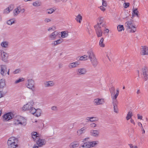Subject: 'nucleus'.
Listing matches in <instances>:
<instances>
[{
    "label": "nucleus",
    "mask_w": 148,
    "mask_h": 148,
    "mask_svg": "<svg viewBox=\"0 0 148 148\" xmlns=\"http://www.w3.org/2000/svg\"><path fill=\"white\" fill-rule=\"evenodd\" d=\"M34 103L32 101H31L27 104L24 105L22 109L24 110H28L31 114H34L35 112V109L33 107Z\"/></svg>",
    "instance_id": "1"
},
{
    "label": "nucleus",
    "mask_w": 148,
    "mask_h": 148,
    "mask_svg": "<svg viewBox=\"0 0 148 148\" xmlns=\"http://www.w3.org/2000/svg\"><path fill=\"white\" fill-rule=\"evenodd\" d=\"M26 120L24 117L17 116L14 119L13 123L16 125L20 124L25 125L26 124Z\"/></svg>",
    "instance_id": "2"
},
{
    "label": "nucleus",
    "mask_w": 148,
    "mask_h": 148,
    "mask_svg": "<svg viewBox=\"0 0 148 148\" xmlns=\"http://www.w3.org/2000/svg\"><path fill=\"white\" fill-rule=\"evenodd\" d=\"M125 25L127 29H130V32H134L136 31V27L134 25V21L132 20L131 19L126 22Z\"/></svg>",
    "instance_id": "3"
},
{
    "label": "nucleus",
    "mask_w": 148,
    "mask_h": 148,
    "mask_svg": "<svg viewBox=\"0 0 148 148\" xmlns=\"http://www.w3.org/2000/svg\"><path fill=\"white\" fill-rule=\"evenodd\" d=\"M110 91L112 100L116 99L119 93V90L118 89L116 90V93L115 94V88L114 87H112L110 88Z\"/></svg>",
    "instance_id": "4"
},
{
    "label": "nucleus",
    "mask_w": 148,
    "mask_h": 148,
    "mask_svg": "<svg viewBox=\"0 0 148 148\" xmlns=\"http://www.w3.org/2000/svg\"><path fill=\"white\" fill-rule=\"evenodd\" d=\"M27 81V83L26 84L27 87L33 92H34L35 90V86L34 81L32 79H29Z\"/></svg>",
    "instance_id": "5"
},
{
    "label": "nucleus",
    "mask_w": 148,
    "mask_h": 148,
    "mask_svg": "<svg viewBox=\"0 0 148 148\" xmlns=\"http://www.w3.org/2000/svg\"><path fill=\"white\" fill-rule=\"evenodd\" d=\"M94 28L97 36L98 37H101L102 34L101 27L99 24H97L94 26Z\"/></svg>",
    "instance_id": "6"
},
{
    "label": "nucleus",
    "mask_w": 148,
    "mask_h": 148,
    "mask_svg": "<svg viewBox=\"0 0 148 148\" xmlns=\"http://www.w3.org/2000/svg\"><path fill=\"white\" fill-rule=\"evenodd\" d=\"M13 117V114L11 112L7 113L3 116V120L4 121H8L12 119Z\"/></svg>",
    "instance_id": "7"
},
{
    "label": "nucleus",
    "mask_w": 148,
    "mask_h": 148,
    "mask_svg": "<svg viewBox=\"0 0 148 148\" xmlns=\"http://www.w3.org/2000/svg\"><path fill=\"white\" fill-rule=\"evenodd\" d=\"M7 68L6 65H0V73L3 76H5L6 74Z\"/></svg>",
    "instance_id": "8"
},
{
    "label": "nucleus",
    "mask_w": 148,
    "mask_h": 148,
    "mask_svg": "<svg viewBox=\"0 0 148 148\" xmlns=\"http://www.w3.org/2000/svg\"><path fill=\"white\" fill-rule=\"evenodd\" d=\"M76 72L78 75H85L87 72V71L86 68H81L77 69Z\"/></svg>",
    "instance_id": "9"
},
{
    "label": "nucleus",
    "mask_w": 148,
    "mask_h": 148,
    "mask_svg": "<svg viewBox=\"0 0 148 148\" xmlns=\"http://www.w3.org/2000/svg\"><path fill=\"white\" fill-rule=\"evenodd\" d=\"M142 72L143 75V78L145 81L148 79V71L146 67H144L142 69Z\"/></svg>",
    "instance_id": "10"
},
{
    "label": "nucleus",
    "mask_w": 148,
    "mask_h": 148,
    "mask_svg": "<svg viewBox=\"0 0 148 148\" xmlns=\"http://www.w3.org/2000/svg\"><path fill=\"white\" fill-rule=\"evenodd\" d=\"M0 54L2 60L4 62H6L8 57V54L2 51H0Z\"/></svg>",
    "instance_id": "11"
},
{
    "label": "nucleus",
    "mask_w": 148,
    "mask_h": 148,
    "mask_svg": "<svg viewBox=\"0 0 148 148\" xmlns=\"http://www.w3.org/2000/svg\"><path fill=\"white\" fill-rule=\"evenodd\" d=\"M25 11L24 9H23L22 10L21 7L19 6L17 7L14 10L13 15L14 16H16L19 14L21 11H22V12H23Z\"/></svg>",
    "instance_id": "12"
},
{
    "label": "nucleus",
    "mask_w": 148,
    "mask_h": 148,
    "mask_svg": "<svg viewBox=\"0 0 148 148\" xmlns=\"http://www.w3.org/2000/svg\"><path fill=\"white\" fill-rule=\"evenodd\" d=\"M58 33L55 31L52 33L49 36V38L51 40H54L57 38V37L58 36Z\"/></svg>",
    "instance_id": "13"
},
{
    "label": "nucleus",
    "mask_w": 148,
    "mask_h": 148,
    "mask_svg": "<svg viewBox=\"0 0 148 148\" xmlns=\"http://www.w3.org/2000/svg\"><path fill=\"white\" fill-rule=\"evenodd\" d=\"M36 143L38 147H42L46 143V141L44 139H41L39 138L36 140Z\"/></svg>",
    "instance_id": "14"
},
{
    "label": "nucleus",
    "mask_w": 148,
    "mask_h": 148,
    "mask_svg": "<svg viewBox=\"0 0 148 148\" xmlns=\"http://www.w3.org/2000/svg\"><path fill=\"white\" fill-rule=\"evenodd\" d=\"M80 64L79 61H76L70 63L68 65V67L69 69H72L77 67Z\"/></svg>",
    "instance_id": "15"
},
{
    "label": "nucleus",
    "mask_w": 148,
    "mask_h": 148,
    "mask_svg": "<svg viewBox=\"0 0 148 148\" xmlns=\"http://www.w3.org/2000/svg\"><path fill=\"white\" fill-rule=\"evenodd\" d=\"M93 102L96 105H99L103 104L105 102L104 99L97 98L94 99Z\"/></svg>",
    "instance_id": "16"
},
{
    "label": "nucleus",
    "mask_w": 148,
    "mask_h": 148,
    "mask_svg": "<svg viewBox=\"0 0 148 148\" xmlns=\"http://www.w3.org/2000/svg\"><path fill=\"white\" fill-rule=\"evenodd\" d=\"M90 134L93 137H97L99 135V132L97 130H91L90 132Z\"/></svg>",
    "instance_id": "17"
},
{
    "label": "nucleus",
    "mask_w": 148,
    "mask_h": 148,
    "mask_svg": "<svg viewBox=\"0 0 148 148\" xmlns=\"http://www.w3.org/2000/svg\"><path fill=\"white\" fill-rule=\"evenodd\" d=\"M17 139L14 137H12L9 138L8 141L7 143L8 145H10L15 142H17Z\"/></svg>",
    "instance_id": "18"
},
{
    "label": "nucleus",
    "mask_w": 148,
    "mask_h": 148,
    "mask_svg": "<svg viewBox=\"0 0 148 148\" xmlns=\"http://www.w3.org/2000/svg\"><path fill=\"white\" fill-rule=\"evenodd\" d=\"M112 104L114 106V112L116 113H118V111L117 107L118 102L116 99L112 100Z\"/></svg>",
    "instance_id": "19"
},
{
    "label": "nucleus",
    "mask_w": 148,
    "mask_h": 148,
    "mask_svg": "<svg viewBox=\"0 0 148 148\" xmlns=\"http://www.w3.org/2000/svg\"><path fill=\"white\" fill-rule=\"evenodd\" d=\"M91 63L94 67H96L98 64V62L96 57L90 59Z\"/></svg>",
    "instance_id": "20"
},
{
    "label": "nucleus",
    "mask_w": 148,
    "mask_h": 148,
    "mask_svg": "<svg viewBox=\"0 0 148 148\" xmlns=\"http://www.w3.org/2000/svg\"><path fill=\"white\" fill-rule=\"evenodd\" d=\"M89 148L96 147L99 143V141L97 140L91 142H88Z\"/></svg>",
    "instance_id": "21"
},
{
    "label": "nucleus",
    "mask_w": 148,
    "mask_h": 148,
    "mask_svg": "<svg viewBox=\"0 0 148 148\" xmlns=\"http://www.w3.org/2000/svg\"><path fill=\"white\" fill-rule=\"evenodd\" d=\"M87 53L88 55V56L89 59L96 57L93 50L92 49L89 50L87 52Z\"/></svg>",
    "instance_id": "22"
},
{
    "label": "nucleus",
    "mask_w": 148,
    "mask_h": 148,
    "mask_svg": "<svg viewBox=\"0 0 148 148\" xmlns=\"http://www.w3.org/2000/svg\"><path fill=\"white\" fill-rule=\"evenodd\" d=\"M54 82L52 81H47L44 83V85L46 87L52 86L54 85Z\"/></svg>",
    "instance_id": "23"
},
{
    "label": "nucleus",
    "mask_w": 148,
    "mask_h": 148,
    "mask_svg": "<svg viewBox=\"0 0 148 148\" xmlns=\"http://www.w3.org/2000/svg\"><path fill=\"white\" fill-rule=\"evenodd\" d=\"M39 134L36 132H34L32 133V138L34 141H36L39 138Z\"/></svg>",
    "instance_id": "24"
},
{
    "label": "nucleus",
    "mask_w": 148,
    "mask_h": 148,
    "mask_svg": "<svg viewBox=\"0 0 148 148\" xmlns=\"http://www.w3.org/2000/svg\"><path fill=\"white\" fill-rule=\"evenodd\" d=\"M141 54L143 55L148 54V48L146 46L142 47Z\"/></svg>",
    "instance_id": "25"
},
{
    "label": "nucleus",
    "mask_w": 148,
    "mask_h": 148,
    "mask_svg": "<svg viewBox=\"0 0 148 148\" xmlns=\"http://www.w3.org/2000/svg\"><path fill=\"white\" fill-rule=\"evenodd\" d=\"M86 128V127H83L80 129L78 130L77 132V134L78 136H80L81 134L84 133L85 132V130Z\"/></svg>",
    "instance_id": "26"
},
{
    "label": "nucleus",
    "mask_w": 148,
    "mask_h": 148,
    "mask_svg": "<svg viewBox=\"0 0 148 148\" xmlns=\"http://www.w3.org/2000/svg\"><path fill=\"white\" fill-rule=\"evenodd\" d=\"M9 42L7 41H4L1 43V47L3 48H7L8 47Z\"/></svg>",
    "instance_id": "27"
},
{
    "label": "nucleus",
    "mask_w": 148,
    "mask_h": 148,
    "mask_svg": "<svg viewBox=\"0 0 148 148\" xmlns=\"http://www.w3.org/2000/svg\"><path fill=\"white\" fill-rule=\"evenodd\" d=\"M14 8L13 5L10 6L5 9L4 11V13L8 14L10 11L12 10Z\"/></svg>",
    "instance_id": "28"
},
{
    "label": "nucleus",
    "mask_w": 148,
    "mask_h": 148,
    "mask_svg": "<svg viewBox=\"0 0 148 148\" xmlns=\"http://www.w3.org/2000/svg\"><path fill=\"white\" fill-rule=\"evenodd\" d=\"M35 112L34 114L37 116L39 117L41 115V114L42 112V111L41 109H35Z\"/></svg>",
    "instance_id": "29"
},
{
    "label": "nucleus",
    "mask_w": 148,
    "mask_h": 148,
    "mask_svg": "<svg viewBox=\"0 0 148 148\" xmlns=\"http://www.w3.org/2000/svg\"><path fill=\"white\" fill-rule=\"evenodd\" d=\"M79 144L77 142H74L71 143L70 145V147L71 148L76 147L79 146Z\"/></svg>",
    "instance_id": "30"
},
{
    "label": "nucleus",
    "mask_w": 148,
    "mask_h": 148,
    "mask_svg": "<svg viewBox=\"0 0 148 148\" xmlns=\"http://www.w3.org/2000/svg\"><path fill=\"white\" fill-rule=\"evenodd\" d=\"M16 20L14 19H11L8 20L7 21V23L9 25H12L16 23Z\"/></svg>",
    "instance_id": "31"
},
{
    "label": "nucleus",
    "mask_w": 148,
    "mask_h": 148,
    "mask_svg": "<svg viewBox=\"0 0 148 148\" xmlns=\"http://www.w3.org/2000/svg\"><path fill=\"white\" fill-rule=\"evenodd\" d=\"M61 37L62 38L67 37L68 36V33L66 31L62 32Z\"/></svg>",
    "instance_id": "32"
},
{
    "label": "nucleus",
    "mask_w": 148,
    "mask_h": 148,
    "mask_svg": "<svg viewBox=\"0 0 148 148\" xmlns=\"http://www.w3.org/2000/svg\"><path fill=\"white\" fill-rule=\"evenodd\" d=\"M103 17H101L99 18V22L97 24H99V25L101 27H103L104 24H103Z\"/></svg>",
    "instance_id": "33"
},
{
    "label": "nucleus",
    "mask_w": 148,
    "mask_h": 148,
    "mask_svg": "<svg viewBox=\"0 0 148 148\" xmlns=\"http://www.w3.org/2000/svg\"><path fill=\"white\" fill-rule=\"evenodd\" d=\"M5 80L1 79L0 80V88H3L5 86Z\"/></svg>",
    "instance_id": "34"
},
{
    "label": "nucleus",
    "mask_w": 148,
    "mask_h": 148,
    "mask_svg": "<svg viewBox=\"0 0 148 148\" xmlns=\"http://www.w3.org/2000/svg\"><path fill=\"white\" fill-rule=\"evenodd\" d=\"M79 148H89L88 142L84 143L83 144L81 145Z\"/></svg>",
    "instance_id": "35"
},
{
    "label": "nucleus",
    "mask_w": 148,
    "mask_h": 148,
    "mask_svg": "<svg viewBox=\"0 0 148 148\" xmlns=\"http://www.w3.org/2000/svg\"><path fill=\"white\" fill-rule=\"evenodd\" d=\"M75 19L77 22L81 23L82 19V16L80 14H79L76 16Z\"/></svg>",
    "instance_id": "36"
},
{
    "label": "nucleus",
    "mask_w": 148,
    "mask_h": 148,
    "mask_svg": "<svg viewBox=\"0 0 148 148\" xmlns=\"http://www.w3.org/2000/svg\"><path fill=\"white\" fill-rule=\"evenodd\" d=\"M8 146L9 148H17L18 147L17 142H15Z\"/></svg>",
    "instance_id": "37"
},
{
    "label": "nucleus",
    "mask_w": 148,
    "mask_h": 148,
    "mask_svg": "<svg viewBox=\"0 0 148 148\" xmlns=\"http://www.w3.org/2000/svg\"><path fill=\"white\" fill-rule=\"evenodd\" d=\"M103 41L104 39L103 38H102L99 42V45L101 47H103L105 46V44L103 42Z\"/></svg>",
    "instance_id": "38"
},
{
    "label": "nucleus",
    "mask_w": 148,
    "mask_h": 148,
    "mask_svg": "<svg viewBox=\"0 0 148 148\" xmlns=\"http://www.w3.org/2000/svg\"><path fill=\"white\" fill-rule=\"evenodd\" d=\"M88 56L87 55H84L80 57L79 60L82 61H85L87 60Z\"/></svg>",
    "instance_id": "39"
},
{
    "label": "nucleus",
    "mask_w": 148,
    "mask_h": 148,
    "mask_svg": "<svg viewBox=\"0 0 148 148\" xmlns=\"http://www.w3.org/2000/svg\"><path fill=\"white\" fill-rule=\"evenodd\" d=\"M117 29L119 32H121L122 30H124V27L122 25H118L117 27Z\"/></svg>",
    "instance_id": "40"
},
{
    "label": "nucleus",
    "mask_w": 148,
    "mask_h": 148,
    "mask_svg": "<svg viewBox=\"0 0 148 148\" xmlns=\"http://www.w3.org/2000/svg\"><path fill=\"white\" fill-rule=\"evenodd\" d=\"M55 11V10L53 8L48 9L47 10L46 12L48 14H51Z\"/></svg>",
    "instance_id": "41"
},
{
    "label": "nucleus",
    "mask_w": 148,
    "mask_h": 148,
    "mask_svg": "<svg viewBox=\"0 0 148 148\" xmlns=\"http://www.w3.org/2000/svg\"><path fill=\"white\" fill-rule=\"evenodd\" d=\"M41 5L40 3L38 1L34 2L33 3V5L34 6H39Z\"/></svg>",
    "instance_id": "42"
},
{
    "label": "nucleus",
    "mask_w": 148,
    "mask_h": 148,
    "mask_svg": "<svg viewBox=\"0 0 148 148\" xmlns=\"http://www.w3.org/2000/svg\"><path fill=\"white\" fill-rule=\"evenodd\" d=\"M132 116V112H129L128 114H127V116L126 117V119L127 120H129L131 118Z\"/></svg>",
    "instance_id": "43"
},
{
    "label": "nucleus",
    "mask_w": 148,
    "mask_h": 148,
    "mask_svg": "<svg viewBox=\"0 0 148 148\" xmlns=\"http://www.w3.org/2000/svg\"><path fill=\"white\" fill-rule=\"evenodd\" d=\"M138 11L137 10V9L135 8L133 10L132 16H134V14L138 16Z\"/></svg>",
    "instance_id": "44"
},
{
    "label": "nucleus",
    "mask_w": 148,
    "mask_h": 148,
    "mask_svg": "<svg viewBox=\"0 0 148 148\" xmlns=\"http://www.w3.org/2000/svg\"><path fill=\"white\" fill-rule=\"evenodd\" d=\"M21 72V70L20 69H16L12 73L13 74H16L19 73Z\"/></svg>",
    "instance_id": "45"
},
{
    "label": "nucleus",
    "mask_w": 148,
    "mask_h": 148,
    "mask_svg": "<svg viewBox=\"0 0 148 148\" xmlns=\"http://www.w3.org/2000/svg\"><path fill=\"white\" fill-rule=\"evenodd\" d=\"M51 110L55 112H57L58 111V108L57 106H54L51 107Z\"/></svg>",
    "instance_id": "46"
},
{
    "label": "nucleus",
    "mask_w": 148,
    "mask_h": 148,
    "mask_svg": "<svg viewBox=\"0 0 148 148\" xmlns=\"http://www.w3.org/2000/svg\"><path fill=\"white\" fill-rule=\"evenodd\" d=\"M24 80V78H19L18 79L16 80L14 82L15 84H17L20 82H22Z\"/></svg>",
    "instance_id": "47"
},
{
    "label": "nucleus",
    "mask_w": 148,
    "mask_h": 148,
    "mask_svg": "<svg viewBox=\"0 0 148 148\" xmlns=\"http://www.w3.org/2000/svg\"><path fill=\"white\" fill-rule=\"evenodd\" d=\"M98 120L97 118L96 117H91V122H93L95 121H97Z\"/></svg>",
    "instance_id": "48"
},
{
    "label": "nucleus",
    "mask_w": 148,
    "mask_h": 148,
    "mask_svg": "<svg viewBox=\"0 0 148 148\" xmlns=\"http://www.w3.org/2000/svg\"><path fill=\"white\" fill-rule=\"evenodd\" d=\"M124 7L125 8H127L130 5V3H124Z\"/></svg>",
    "instance_id": "49"
},
{
    "label": "nucleus",
    "mask_w": 148,
    "mask_h": 148,
    "mask_svg": "<svg viewBox=\"0 0 148 148\" xmlns=\"http://www.w3.org/2000/svg\"><path fill=\"white\" fill-rule=\"evenodd\" d=\"M62 39H59L57 40H56L57 45L61 43L62 42Z\"/></svg>",
    "instance_id": "50"
},
{
    "label": "nucleus",
    "mask_w": 148,
    "mask_h": 148,
    "mask_svg": "<svg viewBox=\"0 0 148 148\" xmlns=\"http://www.w3.org/2000/svg\"><path fill=\"white\" fill-rule=\"evenodd\" d=\"M51 19L48 18H46L44 20V22L45 23H48V22H51Z\"/></svg>",
    "instance_id": "51"
},
{
    "label": "nucleus",
    "mask_w": 148,
    "mask_h": 148,
    "mask_svg": "<svg viewBox=\"0 0 148 148\" xmlns=\"http://www.w3.org/2000/svg\"><path fill=\"white\" fill-rule=\"evenodd\" d=\"M102 5L105 7L107 5V2L104 0H102Z\"/></svg>",
    "instance_id": "52"
},
{
    "label": "nucleus",
    "mask_w": 148,
    "mask_h": 148,
    "mask_svg": "<svg viewBox=\"0 0 148 148\" xmlns=\"http://www.w3.org/2000/svg\"><path fill=\"white\" fill-rule=\"evenodd\" d=\"M129 145L130 148H138L137 146L134 145L132 144H130Z\"/></svg>",
    "instance_id": "53"
},
{
    "label": "nucleus",
    "mask_w": 148,
    "mask_h": 148,
    "mask_svg": "<svg viewBox=\"0 0 148 148\" xmlns=\"http://www.w3.org/2000/svg\"><path fill=\"white\" fill-rule=\"evenodd\" d=\"M90 126L91 127H94L96 126V125L94 123H92L90 124Z\"/></svg>",
    "instance_id": "54"
},
{
    "label": "nucleus",
    "mask_w": 148,
    "mask_h": 148,
    "mask_svg": "<svg viewBox=\"0 0 148 148\" xmlns=\"http://www.w3.org/2000/svg\"><path fill=\"white\" fill-rule=\"evenodd\" d=\"M51 44H52V45H53L54 46L57 45V42H56V41H55L53 42Z\"/></svg>",
    "instance_id": "55"
},
{
    "label": "nucleus",
    "mask_w": 148,
    "mask_h": 148,
    "mask_svg": "<svg viewBox=\"0 0 148 148\" xmlns=\"http://www.w3.org/2000/svg\"><path fill=\"white\" fill-rule=\"evenodd\" d=\"M138 118L139 119H142L143 117L142 116L140 115L139 114H137Z\"/></svg>",
    "instance_id": "56"
},
{
    "label": "nucleus",
    "mask_w": 148,
    "mask_h": 148,
    "mask_svg": "<svg viewBox=\"0 0 148 148\" xmlns=\"http://www.w3.org/2000/svg\"><path fill=\"white\" fill-rule=\"evenodd\" d=\"M100 9L101 10L103 11L105 10V8L102 6H101L100 7Z\"/></svg>",
    "instance_id": "57"
},
{
    "label": "nucleus",
    "mask_w": 148,
    "mask_h": 148,
    "mask_svg": "<svg viewBox=\"0 0 148 148\" xmlns=\"http://www.w3.org/2000/svg\"><path fill=\"white\" fill-rule=\"evenodd\" d=\"M63 64L62 63H60L58 64L59 68L60 69L62 68L63 67Z\"/></svg>",
    "instance_id": "58"
},
{
    "label": "nucleus",
    "mask_w": 148,
    "mask_h": 148,
    "mask_svg": "<svg viewBox=\"0 0 148 148\" xmlns=\"http://www.w3.org/2000/svg\"><path fill=\"white\" fill-rule=\"evenodd\" d=\"M55 28H54V29H53V28L52 27H49L48 29V31H50L51 30H54V29H55Z\"/></svg>",
    "instance_id": "59"
},
{
    "label": "nucleus",
    "mask_w": 148,
    "mask_h": 148,
    "mask_svg": "<svg viewBox=\"0 0 148 148\" xmlns=\"http://www.w3.org/2000/svg\"><path fill=\"white\" fill-rule=\"evenodd\" d=\"M130 122L131 123H133L134 125H135V122H134V120L132 119H131V120H130Z\"/></svg>",
    "instance_id": "60"
},
{
    "label": "nucleus",
    "mask_w": 148,
    "mask_h": 148,
    "mask_svg": "<svg viewBox=\"0 0 148 148\" xmlns=\"http://www.w3.org/2000/svg\"><path fill=\"white\" fill-rule=\"evenodd\" d=\"M89 137H87V138H85L83 140V141H88V140H89Z\"/></svg>",
    "instance_id": "61"
},
{
    "label": "nucleus",
    "mask_w": 148,
    "mask_h": 148,
    "mask_svg": "<svg viewBox=\"0 0 148 148\" xmlns=\"http://www.w3.org/2000/svg\"><path fill=\"white\" fill-rule=\"evenodd\" d=\"M138 125L139 126L141 127H142V125L141 123L140 122H138Z\"/></svg>",
    "instance_id": "62"
},
{
    "label": "nucleus",
    "mask_w": 148,
    "mask_h": 148,
    "mask_svg": "<svg viewBox=\"0 0 148 148\" xmlns=\"http://www.w3.org/2000/svg\"><path fill=\"white\" fill-rule=\"evenodd\" d=\"M86 120L88 121H90L91 120V117H88L86 119Z\"/></svg>",
    "instance_id": "63"
},
{
    "label": "nucleus",
    "mask_w": 148,
    "mask_h": 148,
    "mask_svg": "<svg viewBox=\"0 0 148 148\" xmlns=\"http://www.w3.org/2000/svg\"><path fill=\"white\" fill-rule=\"evenodd\" d=\"M140 93V92L139 89H138L137 90L136 93L138 95Z\"/></svg>",
    "instance_id": "64"
}]
</instances>
